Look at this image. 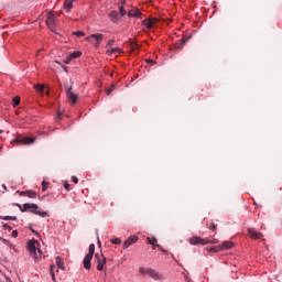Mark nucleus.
<instances>
[{
	"label": "nucleus",
	"mask_w": 282,
	"mask_h": 282,
	"mask_svg": "<svg viewBox=\"0 0 282 282\" xmlns=\"http://www.w3.org/2000/svg\"><path fill=\"white\" fill-rule=\"evenodd\" d=\"M18 206L22 213H25L29 210V213H33L34 215H39L40 217H47V212L39 210V205L36 204L25 203L23 207H21V205L19 204Z\"/></svg>",
	"instance_id": "nucleus-1"
},
{
	"label": "nucleus",
	"mask_w": 282,
	"mask_h": 282,
	"mask_svg": "<svg viewBox=\"0 0 282 282\" xmlns=\"http://www.w3.org/2000/svg\"><path fill=\"white\" fill-rule=\"evenodd\" d=\"M96 252V245H89V252L84 258V268L85 270H91V259H94V254Z\"/></svg>",
	"instance_id": "nucleus-2"
},
{
	"label": "nucleus",
	"mask_w": 282,
	"mask_h": 282,
	"mask_svg": "<svg viewBox=\"0 0 282 282\" xmlns=\"http://www.w3.org/2000/svg\"><path fill=\"white\" fill-rule=\"evenodd\" d=\"M191 246H208V243H215V241L208 239V238H202L194 236L189 238Z\"/></svg>",
	"instance_id": "nucleus-3"
},
{
	"label": "nucleus",
	"mask_w": 282,
	"mask_h": 282,
	"mask_svg": "<svg viewBox=\"0 0 282 282\" xmlns=\"http://www.w3.org/2000/svg\"><path fill=\"white\" fill-rule=\"evenodd\" d=\"M95 261L97 263V270L99 272H102L105 270V265H107V258L102 253H96L95 254Z\"/></svg>",
	"instance_id": "nucleus-4"
},
{
	"label": "nucleus",
	"mask_w": 282,
	"mask_h": 282,
	"mask_svg": "<svg viewBox=\"0 0 282 282\" xmlns=\"http://www.w3.org/2000/svg\"><path fill=\"white\" fill-rule=\"evenodd\" d=\"M139 272L143 274V276L148 274L151 279H154V281H160V274H158V272H155L153 269L140 267Z\"/></svg>",
	"instance_id": "nucleus-5"
},
{
	"label": "nucleus",
	"mask_w": 282,
	"mask_h": 282,
	"mask_svg": "<svg viewBox=\"0 0 282 282\" xmlns=\"http://www.w3.org/2000/svg\"><path fill=\"white\" fill-rule=\"evenodd\" d=\"M102 39H105V35H102V33H94L89 36L86 37V41H88V43H95V47H100V42L102 41Z\"/></svg>",
	"instance_id": "nucleus-6"
},
{
	"label": "nucleus",
	"mask_w": 282,
	"mask_h": 282,
	"mask_svg": "<svg viewBox=\"0 0 282 282\" xmlns=\"http://www.w3.org/2000/svg\"><path fill=\"white\" fill-rule=\"evenodd\" d=\"M14 142H18V144H34V142H36V138L19 135L15 138Z\"/></svg>",
	"instance_id": "nucleus-7"
},
{
	"label": "nucleus",
	"mask_w": 282,
	"mask_h": 282,
	"mask_svg": "<svg viewBox=\"0 0 282 282\" xmlns=\"http://www.w3.org/2000/svg\"><path fill=\"white\" fill-rule=\"evenodd\" d=\"M66 96H67L68 100H70L72 105H76V102L78 100V95H76V94H74V91H72V87L66 86Z\"/></svg>",
	"instance_id": "nucleus-8"
},
{
	"label": "nucleus",
	"mask_w": 282,
	"mask_h": 282,
	"mask_svg": "<svg viewBox=\"0 0 282 282\" xmlns=\"http://www.w3.org/2000/svg\"><path fill=\"white\" fill-rule=\"evenodd\" d=\"M36 246H39V241L30 240L28 242V250L32 257H36Z\"/></svg>",
	"instance_id": "nucleus-9"
},
{
	"label": "nucleus",
	"mask_w": 282,
	"mask_h": 282,
	"mask_svg": "<svg viewBox=\"0 0 282 282\" xmlns=\"http://www.w3.org/2000/svg\"><path fill=\"white\" fill-rule=\"evenodd\" d=\"M133 243H138V236H130L127 240H124L122 245L123 250H127L130 248V246H133Z\"/></svg>",
	"instance_id": "nucleus-10"
},
{
	"label": "nucleus",
	"mask_w": 282,
	"mask_h": 282,
	"mask_svg": "<svg viewBox=\"0 0 282 282\" xmlns=\"http://www.w3.org/2000/svg\"><path fill=\"white\" fill-rule=\"evenodd\" d=\"M248 235L250 239H263V234L258 232L257 230H254V228H249Z\"/></svg>",
	"instance_id": "nucleus-11"
},
{
	"label": "nucleus",
	"mask_w": 282,
	"mask_h": 282,
	"mask_svg": "<svg viewBox=\"0 0 282 282\" xmlns=\"http://www.w3.org/2000/svg\"><path fill=\"white\" fill-rule=\"evenodd\" d=\"M128 17L132 19H140L142 17V12L138 8H134L132 10H128Z\"/></svg>",
	"instance_id": "nucleus-12"
},
{
	"label": "nucleus",
	"mask_w": 282,
	"mask_h": 282,
	"mask_svg": "<svg viewBox=\"0 0 282 282\" xmlns=\"http://www.w3.org/2000/svg\"><path fill=\"white\" fill-rule=\"evenodd\" d=\"M46 25L48 28H54V25H56V15L50 13L46 18Z\"/></svg>",
	"instance_id": "nucleus-13"
},
{
	"label": "nucleus",
	"mask_w": 282,
	"mask_h": 282,
	"mask_svg": "<svg viewBox=\"0 0 282 282\" xmlns=\"http://www.w3.org/2000/svg\"><path fill=\"white\" fill-rule=\"evenodd\" d=\"M109 19H111L112 23H118L120 21V15L118 14V11H110L108 13Z\"/></svg>",
	"instance_id": "nucleus-14"
},
{
	"label": "nucleus",
	"mask_w": 282,
	"mask_h": 282,
	"mask_svg": "<svg viewBox=\"0 0 282 282\" xmlns=\"http://www.w3.org/2000/svg\"><path fill=\"white\" fill-rule=\"evenodd\" d=\"M235 246V243H232L231 241H224L223 246L219 247V250H230V248H232Z\"/></svg>",
	"instance_id": "nucleus-15"
},
{
	"label": "nucleus",
	"mask_w": 282,
	"mask_h": 282,
	"mask_svg": "<svg viewBox=\"0 0 282 282\" xmlns=\"http://www.w3.org/2000/svg\"><path fill=\"white\" fill-rule=\"evenodd\" d=\"M55 263H56L57 268H59L61 270H65V262L63 261V258L56 257Z\"/></svg>",
	"instance_id": "nucleus-16"
},
{
	"label": "nucleus",
	"mask_w": 282,
	"mask_h": 282,
	"mask_svg": "<svg viewBox=\"0 0 282 282\" xmlns=\"http://www.w3.org/2000/svg\"><path fill=\"white\" fill-rule=\"evenodd\" d=\"M20 195H26V197H30V199H35L36 192H33V191L20 192Z\"/></svg>",
	"instance_id": "nucleus-17"
},
{
	"label": "nucleus",
	"mask_w": 282,
	"mask_h": 282,
	"mask_svg": "<svg viewBox=\"0 0 282 282\" xmlns=\"http://www.w3.org/2000/svg\"><path fill=\"white\" fill-rule=\"evenodd\" d=\"M74 1H76V0H66L64 2V8H65V10H67V12H69V10H72V8H74Z\"/></svg>",
	"instance_id": "nucleus-18"
},
{
	"label": "nucleus",
	"mask_w": 282,
	"mask_h": 282,
	"mask_svg": "<svg viewBox=\"0 0 282 282\" xmlns=\"http://www.w3.org/2000/svg\"><path fill=\"white\" fill-rule=\"evenodd\" d=\"M147 241H149L150 246H153L154 248H160V245H158V238L148 237Z\"/></svg>",
	"instance_id": "nucleus-19"
},
{
	"label": "nucleus",
	"mask_w": 282,
	"mask_h": 282,
	"mask_svg": "<svg viewBox=\"0 0 282 282\" xmlns=\"http://www.w3.org/2000/svg\"><path fill=\"white\" fill-rule=\"evenodd\" d=\"M126 6H127V2H126V1H123V2L121 3V6H119V12H120V15H121V17H124V15L127 14V9H124Z\"/></svg>",
	"instance_id": "nucleus-20"
},
{
	"label": "nucleus",
	"mask_w": 282,
	"mask_h": 282,
	"mask_svg": "<svg viewBox=\"0 0 282 282\" xmlns=\"http://www.w3.org/2000/svg\"><path fill=\"white\" fill-rule=\"evenodd\" d=\"M107 53L108 54H122V48L115 47V48L108 50Z\"/></svg>",
	"instance_id": "nucleus-21"
},
{
	"label": "nucleus",
	"mask_w": 282,
	"mask_h": 282,
	"mask_svg": "<svg viewBox=\"0 0 282 282\" xmlns=\"http://www.w3.org/2000/svg\"><path fill=\"white\" fill-rule=\"evenodd\" d=\"M69 56H70V58H73V61H74V58H80V56H83V52H80V51H75V52L70 53Z\"/></svg>",
	"instance_id": "nucleus-22"
},
{
	"label": "nucleus",
	"mask_w": 282,
	"mask_h": 282,
	"mask_svg": "<svg viewBox=\"0 0 282 282\" xmlns=\"http://www.w3.org/2000/svg\"><path fill=\"white\" fill-rule=\"evenodd\" d=\"M4 221H17V216H0Z\"/></svg>",
	"instance_id": "nucleus-23"
},
{
	"label": "nucleus",
	"mask_w": 282,
	"mask_h": 282,
	"mask_svg": "<svg viewBox=\"0 0 282 282\" xmlns=\"http://www.w3.org/2000/svg\"><path fill=\"white\" fill-rule=\"evenodd\" d=\"M21 105V97L17 96L13 98V107H19Z\"/></svg>",
	"instance_id": "nucleus-24"
},
{
	"label": "nucleus",
	"mask_w": 282,
	"mask_h": 282,
	"mask_svg": "<svg viewBox=\"0 0 282 282\" xmlns=\"http://www.w3.org/2000/svg\"><path fill=\"white\" fill-rule=\"evenodd\" d=\"M184 43H183V41L182 40H180L178 42H176V44H175V47H176V50H184Z\"/></svg>",
	"instance_id": "nucleus-25"
},
{
	"label": "nucleus",
	"mask_w": 282,
	"mask_h": 282,
	"mask_svg": "<svg viewBox=\"0 0 282 282\" xmlns=\"http://www.w3.org/2000/svg\"><path fill=\"white\" fill-rule=\"evenodd\" d=\"M34 89H36V91H43V89H45V85L37 84L34 86Z\"/></svg>",
	"instance_id": "nucleus-26"
},
{
	"label": "nucleus",
	"mask_w": 282,
	"mask_h": 282,
	"mask_svg": "<svg viewBox=\"0 0 282 282\" xmlns=\"http://www.w3.org/2000/svg\"><path fill=\"white\" fill-rule=\"evenodd\" d=\"M54 268H56L55 265H51V276H52V280L54 282H56V274H54Z\"/></svg>",
	"instance_id": "nucleus-27"
},
{
	"label": "nucleus",
	"mask_w": 282,
	"mask_h": 282,
	"mask_svg": "<svg viewBox=\"0 0 282 282\" xmlns=\"http://www.w3.org/2000/svg\"><path fill=\"white\" fill-rule=\"evenodd\" d=\"M143 23H145V26L148 28V30H151V28H153L151 20H144Z\"/></svg>",
	"instance_id": "nucleus-28"
},
{
	"label": "nucleus",
	"mask_w": 282,
	"mask_h": 282,
	"mask_svg": "<svg viewBox=\"0 0 282 282\" xmlns=\"http://www.w3.org/2000/svg\"><path fill=\"white\" fill-rule=\"evenodd\" d=\"M138 43H135V42H131V44H130V50L132 51V52H135V50H138Z\"/></svg>",
	"instance_id": "nucleus-29"
},
{
	"label": "nucleus",
	"mask_w": 282,
	"mask_h": 282,
	"mask_svg": "<svg viewBox=\"0 0 282 282\" xmlns=\"http://www.w3.org/2000/svg\"><path fill=\"white\" fill-rule=\"evenodd\" d=\"M111 243H115V246H120V243H122V240H120V238H113L111 240Z\"/></svg>",
	"instance_id": "nucleus-30"
},
{
	"label": "nucleus",
	"mask_w": 282,
	"mask_h": 282,
	"mask_svg": "<svg viewBox=\"0 0 282 282\" xmlns=\"http://www.w3.org/2000/svg\"><path fill=\"white\" fill-rule=\"evenodd\" d=\"M47 186H50V183L43 181L42 182V191H43V193H45V191H47Z\"/></svg>",
	"instance_id": "nucleus-31"
},
{
	"label": "nucleus",
	"mask_w": 282,
	"mask_h": 282,
	"mask_svg": "<svg viewBox=\"0 0 282 282\" xmlns=\"http://www.w3.org/2000/svg\"><path fill=\"white\" fill-rule=\"evenodd\" d=\"M207 228H209V230H215L217 226L215 225V223H207Z\"/></svg>",
	"instance_id": "nucleus-32"
},
{
	"label": "nucleus",
	"mask_w": 282,
	"mask_h": 282,
	"mask_svg": "<svg viewBox=\"0 0 282 282\" xmlns=\"http://www.w3.org/2000/svg\"><path fill=\"white\" fill-rule=\"evenodd\" d=\"M73 34H75V36H78V37L85 36V33L83 31H75L73 32Z\"/></svg>",
	"instance_id": "nucleus-33"
},
{
	"label": "nucleus",
	"mask_w": 282,
	"mask_h": 282,
	"mask_svg": "<svg viewBox=\"0 0 282 282\" xmlns=\"http://www.w3.org/2000/svg\"><path fill=\"white\" fill-rule=\"evenodd\" d=\"M191 39V36L187 35H183V37L181 39V41L186 45V43H188V40Z\"/></svg>",
	"instance_id": "nucleus-34"
},
{
	"label": "nucleus",
	"mask_w": 282,
	"mask_h": 282,
	"mask_svg": "<svg viewBox=\"0 0 282 282\" xmlns=\"http://www.w3.org/2000/svg\"><path fill=\"white\" fill-rule=\"evenodd\" d=\"M11 237H13V239H17V238L19 237V231L13 230V231L11 232Z\"/></svg>",
	"instance_id": "nucleus-35"
},
{
	"label": "nucleus",
	"mask_w": 282,
	"mask_h": 282,
	"mask_svg": "<svg viewBox=\"0 0 282 282\" xmlns=\"http://www.w3.org/2000/svg\"><path fill=\"white\" fill-rule=\"evenodd\" d=\"M72 61H73L72 56L68 55V58H66V59L64 61V63H65V65H69V63H72Z\"/></svg>",
	"instance_id": "nucleus-36"
},
{
	"label": "nucleus",
	"mask_w": 282,
	"mask_h": 282,
	"mask_svg": "<svg viewBox=\"0 0 282 282\" xmlns=\"http://www.w3.org/2000/svg\"><path fill=\"white\" fill-rule=\"evenodd\" d=\"M150 22H152V25H155V23H158V19L156 18H152V19H150Z\"/></svg>",
	"instance_id": "nucleus-37"
},
{
	"label": "nucleus",
	"mask_w": 282,
	"mask_h": 282,
	"mask_svg": "<svg viewBox=\"0 0 282 282\" xmlns=\"http://www.w3.org/2000/svg\"><path fill=\"white\" fill-rule=\"evenodd\" d=\"M64 188H66V191L69 192V183L64 182Z\"/></svg>",
	"instance_id": "nucleus-38"
},
{
	"label": "nucleus",
	"mask_w": 282,
	"mask_h": 282,
	"mask_svg": "<svg viewBox=\"0 0 282 282\" xmlns=\"http://www.w3.org/2000/svg\"><path fill=\"white\" fill-rule=\"evenodd\" d=\"M72 180H73L74 184H78V177L72 176Z\"/></svg>",
	"instance_id": "nucleus-39"
},
{
	"label": "nucleus",
	"mask_w": 282,
	"mask_h": 282,
	"mask_svg": "<svg viewBox=\"0 0 282 282\" xmlns=\"http://www.w3.org/2000/svg\"><path fill=\"white\" fill-rule=\"evenodd\" d=\"M113 43H116V41H113V40L108 41V45H113Z\"/></svg>",
	"instance_id": "nucleus-40"
},
{
	"label": "nucleus",
	"mask_w": 282,
	"mask_h": 282,
	"mask_svg": "<svg viewBox=\"0 0 282 282\" xmlns=\"http://www.w3.org/2000/svg\"><path fill=\"white\" fill-rule=\"evenodd\" d=\"M210 250V252H219V250L218 249H215V248H212V249H209Z\"/></svg>",
	"instance_id": "nucleus-41"
},
{
	"label": "nucleus",
	"mask_w": 282,
	"mask_h": 282,
	"mask_svg": "<svg viewBox=\"0 0 282 282\" xmlns=\"http://www.w3.org/2000/svg\"><path fill=\"white\" fill-rule=\"evenodd\" d=\"M4 228H8L9 230H12V227L4 225Z\"/></svg>",
	"instance_id": "nucleus-42"
},
{
	"label": "nucleus",
	"mask_w": 282,
	"mask_h": 282,
	"mask_svg": "<svg viewBox=\"0 0 282 282\" xmlns=\"http://www.w3.org/2000/svg\"><path fill=\"white\" fill-rule=\"evenodd\" d=\"M3 243H10V241L6 240V239H2Z\"/></svg>",
	"instance_id": "nucleus-43"
},
{
	"label": "nucleus",
	"mask_w": 282,
	"mask_h": 282,
	"mask_svg": "<svg viewBox=\"0 0 282 282\" xmlns=\"http://www.w3.org/2000/svg\"><path fill=\"white\" fill-rule=\"evenodd\" d=\"M159 248H160V250H161L162 252L166 253V250H164L162 247H159Z\"/></svg>",
	"instance_id": "nucleus-44"
},
{
	"label": "nucleus",
	"mask_w": 282,
	"mask_h": 282,
	"mask_svg": "<svg viewBox=\"0 0 282 282\" xmlns=\"http://www.w3.org/2000/svg\"><path fill=\"white\" fill-rule=\"evenodd\" d=\"M109 94H111V89L108 90V96H109Z\"/></svg>",
	"instance_id": "nucleus-45"
},
{
	"label": "nucleus",
	"mask_w": 282,
	"mask_h": 282,
	"mask_svg": "<svg viewBox=\"0 0 282 282\" xmlns=\"http://www.w3.org/2000/svg\"><path fill=\"white\" fill-rule=\"evenodd\" d=\"M64 72H67V67H64Z\"/></svg>",
	"instance_id": "nucleus-46"
},
{
	"label": "nucleus",
	"mask_w": 282,
	"mask_h": 282,
	"mask_svg": "<svg viewBox=\"0 0 282 282\" xmlns=\"http://www.w3.org/2000/svg\"><path fill=\"white\" fill-rule=\"evenodd\" d=\"M0 133H3V130H0Z\"/></svg>",
	"instance_id": "nucleus-47"
},
{
	"label": "nucleus",
	"mask_w": 282,
	"mask_h": 282,
	"mask_svg": "<svg viewBox=\"0 0 282 282\" xmlns=\"http://www.w3.org/2000/svg\"><path fill=\"white\" fill-rule=\"evenodd\" d=\"M98 243H99V246H100V240H98Z\"/></svg>",
	"instance_id": "nucleus-48"
},
{
	"label": "nucleus",
	"mask_w": 282,
	"mask_h": 282,
	"mask_svg": "<svg viewBox=\"0 0 282 282\" xmlns=\"http://www.w3.org/2000/svg\"><path fill=\"white\" fill-rule=\"evenodd\" d=\"M32 232H36L35 230H32Z\"/></svg>",
	"instance_id": "nucleus-49"
},
{
	"label": "nucleus",
	"mask_w": 282,
	"mask_h": 282,
	"mask_svg": "<svg viewBox=\"0 0 282 282\" xmlns=\"http://www.w3.org/2000/svg\"><path fill=\"white\" fill-rule=\"evenodd\" d=\"M7 282H11V281L9 280V281H7Z\"/></svg>",
	"instance_id": "nucleus-50"
}]
</instances>
